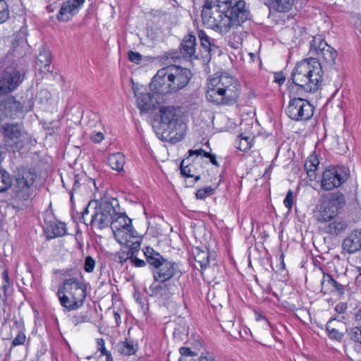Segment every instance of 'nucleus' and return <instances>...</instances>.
<instances>
[{"label": "nucleus", "instance_id": "39", "mask_svg": "<svg viewBox=\"0 0 361 361\" xmlns=\"http://www.w3.org/2000/svg\"><path fill=\"white\" fill-rule=\"evenodd\" d=\"M252 147V139L249 136L240 135L238 148L243 152L250 149Z\"/></svg>", "mask_w": 361, "mask_h": 361}, {"label": "nucleus", "instance_id": "37", "mask_svg": "<svg viewBox=\"0 0 361 361\" xmlns=\"http://www.w3.org/2000/svg\"><path fill=\"white\" fill-rule=\"evenodd\" d=\"M332 321V319H330L326 325V329L328 332V335L331 339L341 341L344 336V334L339 332L337 329L331 326Z\"/></svg>", "mask_w": 361, "mask_h": 361}, {"label": "nucleus", "instance_id": "58", "mask_svg": "<svg viewBox=\"0 0 361 361\" xmlns=\"http://www.w3.org/2000/svg\"><path fill=\"white\" fill-rule=\"evenodd\" d=\"M204 152H206L204 150H203L202 149H195V150L190 149L188 151V154H189L188 157L190 158V157H191L192 155L199 156V155H202V154L204 157Z\"/></svg>", "mask_w": 361, "mask_h": 361}, {"label": "nucleus", "instance_id": "49", "mask_svg": "<svg viewBox=\"0 0 361 361\" xmlns=\"http://www.w3.org/2000/svg\"><path fill=\"white\" fill-rule=\"evenodd\" d=\"M284 205L290 210L293 204V192L289 190L286 194V196L283 200Z\"/></svg>", "mask_w": 361, "mask_h": 361}, {"label": "nucleus", "instance_id": "20", "mask_svg": "<svg viewBox=\"0 0 361 361\" xmlns=\"http://www.w3.org/2000/svg\"><path fill=\"white\" fill-rule=\"evenodd\" d=\"M211 87H218L221 90H226L233 87L234 93L240 94L239 84L235 78L227 75H221L211 78L207 83Z\"/></svg>", "mask_w": 361, "mask_h": 361}, {"label": "nucleus", "instance_id": "60", "mask_svg": "<svg viewBox=\"0 0 361 361\" xmlns=\"http://www.w3.org/2000/svg\"><path fill=\"white\" fill-rule=\"evenodd\" d=\"M347 309V306H346V304L345 303H340V304H338L336 307H335V310L336 311L338 312V313H343L345 312V311Z\"/></svg>", "mask_w": 361, "mask_h": 361}, {"label": "nucleus", "instance_id": "42", "mask_svg": "<svg viewBox=\"0 0 361 361\" xmlns=\"http://www.w3.org/2000/svg\"><path fill=\"white\" fill-rule=\"evenodd\" d=\"M214 192V188L211 186H207L204 188L199 189L196 192V197L200 200H204L207 196L212 195Z\"/></svg>", "mask_w": 361, "mask_h": 361}, {"label": "nucleus", "instance_id": "52", "mask_svg": "<svg viewBox=\"0 0 361 361\" xmlns=\"http://www.w3.org/2000/svg\"><path fill=\"white\" fill-rule=\"evenodd\" d=\"M128 59L132 62L139 63L142 60V56L138 52L130 51L128 52Z\"/></svg>", "mask_w": 361, "mask_h": 361}, {"label": "nucleus", "instance_id": "14", "mask_svg": "<svg viewBox=\"0 0 361 361\" xmlns=\"http://www.w3.org/2000/svg\"><path fill=\"white\" fill-rule=\"evenodd\" d=\"M232 88L233 87H231V88L223 90L207 85L206 97L209 102L218 105L233 104L236 101L239 94L234 93L233 92L234 90Z\"/></svg>", "mask_w": 361, "mask_h": 361}, {"label": "nucleus", "instance_id": "18", "mask_svg": "<svg viewBox=\"0 0 361 361\" xmlns=\"http://www.w3.org/2000/svg\"><path fill=\"white\" fill-rule=\"evenodd\" d=\"M85 0H67L63 1L56 16L59 21L67 22L78 13Z\"/></svg>", "mask_w": 361, "mask_h": 361}, {"label": "nucleus", "instance_id": "29", "mask_svg": "<svg viewBox=\"0 0 361 361\" xmlns=\"http://www.w3.org/2000/svg\"><path fill=\"white\" fill-rule=\"evenodd\" d=\"M144 254L147 262L152 266L155 269L161 265V263L166 260L161 254L155 251L151 247H146L144 250Z\"/></svg>", "mask_w": 361, "mask_h": 361}, {"label": "nucleus", "instance_id": "32", "mask_svg": "<svg viewBox=\"0 0 361 361\" xmlns=\"http://www.w3.org/2000/svg\"><path fill=\"white\" fill-rule=\"evenodd\" d=\"M294 3V0H271V6L276 11L281 13L289 11Z\"/></svg>", "mask_w": 361, "mask_h": 361}, {"label": "nucleus", "instance_id": "43", "mask_svg": "<svg viewBox=\"0 0 361 361\" xmlns=\"http://www.w3.org/2000/svg\"><path fill=\"white\" fill-rule=\"evenodd\" d=\"M95 267V261L91 256H87L85 259L84 270L87 273L93 271Z\"/></svg>", "mask_w": 361, "mask_h": 361}, {"label": "nucleus", "instance_id": "48", "mask_svg": "<svg viewBox=\"0 0 361 361\" xmlns=\"http://www.w3.org/2000/svg\"><path fill=\"white\" fill-rule=\"evenodd\" d=\"M179 352L182 357H195L198 355V353L195 351H192L190 348L188 347H181L179 349Z\"/></svg>", "mask_w": 361, "mask_h": 361}, {"label": "nucleus", "instance_id": "28", "mask_svg": "<svg viewBox=\"0 0 361 361\" xmlns=\"http://www.w3.org/2000/svg\"><path fill=\"white\" fill-rule=\"evenodd\" d=\"M57 296L59 299L61 305L69 311L75 310L81 307L82 302L72 299V297L68 293L58 289Z\"/></svg>", "mask_w": 361, "mask_h": 361}, {"label": "nucleus", "instance_id": "57", "mask_svg": "<svg viewBox=\"0 0 361 361\" xmlns=\"http://www.w3.org/2000/svg\"><path fill=\"white\" fill-rule=\"evenodd\" d=\"M204 157L209 159L210 162L215 165L219 166V164L216 159V155L211 154L210 152H204Z\"/></svg>", "mask_w": 361, "mask_h": 361}, {"label": "nucleus", "instance_id": "5", "mask_svg": "<svg viewBox=\"0 0 361 361\" xmlns=\"http://www.w3.org/2000/svg\"><path fill=\"white\" fill-rule=\"evenodd\" d=\"M345 203V195L338 190L324 194L319 200L316 216L338 215Z\"/></svg>", "mask_w": 361, "mask_h": 361}, {"label": "nucleus", "instance_id": "9", "mask_svg": "<svg viewBox=\"0 0 361 361\" xmlns=\"http://www.w3.org/2000/svg\"><path fill=\"white\" fill-rule=\"evenodd\" d=\"M348 179L343 168L331 166L326 169L322 173L321 188L329 191L342 185Z\"/></svg>", "mask_w": 361, "mask_h": 361}, {"label": "nucleus", "instance_id": "50", "mask_svg": "<svg viewBox=\"0 0 361 361\" xmlns=\"http://www.w3.org/2000/svg\"><path fill=\"white\" fill-rule=\"evenodd\" d=\"M132 257V253L128 252H119L117 255L118 262L121 264L124 263L128 259L131 260Z\"/></svg>", "mask_w": 361, "mask_h": 361}, {"label": "nucleus", "instance_id": "12", "mask_svg": "<svg viewBox=\"0 0 361 361\" xmlns=\"http://www.w3.org/2000/svg\"><path fill=\"white\" fill-rule=\"evenodd\" d=\"M110 225L119 243H123V236L126 235H129V238H135V231L132 226L131 219L125 213L116 212V215Z\"/></svg>", "mask_w": 361, "mask_h": 361}, {"label": "nucleus", "instance_id": "45", "mask_svg": "<svg viewBox=\"0 0 361 361\" xmlns=\"http://www.w3.org/2000/svg\"><path fill=\"white\" fill-rule=\"evenodd\" d=\"M348 336L353 341L359 342L361 339V328L355 326L350 330L348 332Z\"/></svg>", "mask_w": 361, "mask_h": 361}, {"label": "nucleus", "instance_id": "51", "mask_svg": "<svg viewBox=\"0 0 361 361\" xmlns=\"http://www.w3.org/2000/svg\"><path fill=\"white\" fill-rule=\"evenodd\" d=\"M25 341V335L23 332H20L12 341V345L16 346L23 345Z\"/></svg>", "mask_w": 361, "mask_h": 361}, {"label": "nucleus", "instance_id": "38", "mask_svg": "<svg viewBox=\"0 0 361 361\" xmlns=\"http://www.w3.org/2000/svg\"><path fill=\"white\" fill-rule=\"evenodd\" d=\"M130 238H129V235H127L123 236V242L122 244H125L126 247L129 248L128 252L132 253V256L133 257V254L140 250V242L138 240L131 241Z\"/></svg>", "mask_w": 361, "mask_h": 361}, {"label": "nucleus", "instance_id": "22", "mask_svg": "<svg viewBox=\"0 0 361 361\" xmlns=\"http://www.w3.org/2000/svg\"><path fill=\"white\" fill-rule=\"evenodd\" d=\"M179 54L171 58H179L180 55L183 58L192 59L196 51L195 37L190 34L185 35L179 46Z\"/></svg>", "mask_w": 361, "mask_h": 361}, {"label": "nucleus", "instance_id": "2", "mask_svg": "<svg viewBox=\"0 0 361 361\" xmlns=\"http://www.w3.org/2000/svg\"><path fill=\"white\" fill-rule=\"evenodd\" d=\"M293 82L307 92H314L322 81V66L310 58L298 63L291 74Z\"/></svg>", "mask_w": 361, "mask_h": 361}, {"label": "nucleus", "instance_id": "54", "mask_svg": "<svg viewBox=\"0 0 361 361\" xmlns=\"http://www.w3.org/2000/svg\"><path fill=\"white\" fill-rule=\"evenodd\" d=\"M97 344L98 345V350L101 352L102 355L109 353L104 346V340L103 338H98L97 340Z\"/></svg>", "mask_w": 361, "mask_h": 361}, {"label": "nucleus", "instance_id": "35", "mask_svg": "<svg viewBox=\"0 0 361 361\" xmlns=\"http://www.w3.org/2000/svg\"><path fill=\"white\" fill-rule=\"evenodd\" d=\"M12 185V180L8 172L0 170V192L7 190Z\"/></svg>", "mask_w": 361, "mask_h": 361}, {"label": "nucleus", "instance_id": "13", "mask_svg": "<svg viewBox=\"0 0 361 361\" xmlns=\"http://www.w3.org/2000/svg\"><path fill=\"white\" fill-rule=\"evenodd\" d=\"M319 224L320 231L332 236H337L343 233L348 224L343 218L338 215H331V216H316Z\"/></svg>", "mask_w": 361, "mask_h": 361}, {"label": "nucleus", "instance_id": "59", "mask_svg": "<svg viewBox=\"0 0 361 361\" xmlns=\"http://www.w3.org/2000/svg\"><path fill=\"white\" fill-rule=\"evenodd\" d=\"M165 285V288H163L164 290H161V294L160 295H158L157 297H161L163 298H168L169 296H168V293H171V292L169 291L170 288H169V285L167 284H164Z\"/></svg>", "mask_w": 361, "mask_h": 361}, {"label": "nucleus", "instance_id": "8", "mask_svg": "<svg viewBox=\"0 0 361 361\" xmlns=\"http://www.w3.org/2000/svg\"><path fill=\"white\" fill-rule=\"evenodd\" d=\"M314 108L309 102L301 98H293L286 108V115L292 120L307 121L313 115Z\"/></svg>", "mask_w": 361, "mask_h": 361}, {"label": "nucleus", "instance_id": "17", "mask_svg": "<svg viewBox=\"0 0 361 361\" xmlns=\"http://www.w3.org/2000/svg\"><path fill=\"white\" fill-rule=\"evenodd\" d=\"M169 66L159 70L149 83V90L154 93L162 94H171V90L167 87L169 82Z\"/></svg>", "mask_w": 361, "mask_h": 361}, {"label": "nucleus", "instance_id": "1", "mask_svg": "<svg viewBox=\"0 0 361 361\" xmlns=\"http://www.w3.org/2000/svg\"><path fill=\"white\" fill-rule=\"evenodd\" d=\"M201 16L204 25L225 34L248 20L250 12L244 0H218L213 10L202 11Z\"/></svg>", "mask_w": 361, "mask_h": 361}, {"label": "nucleus", "instance_id": "19", "mask_svg": "<svg viewBox=\"0 0 361 361\" xmlns=\"http://www.w3.org/2000/svg\"><path fill=\"white\" fill-rule=\"evenodd\" d=\"M135 96L137 98V106L142 112H147L154 108L155 103L158 102L159 94L150 92H138L137 90H133Z\"/></svg>", "mask_w": 361, "mask_h": 361}, {"label": "nucleus", "instance_id": "63", "mask_svg": "<svg viewBox=\"0 0 361 361\" xmlns=\"http://www.w3.org/2000/svg\"><path fill=\"white\" fill-rule=\"evenodd\" d=\"M274 81L279 84H282L285 81V77L281 73H277L274 76Z\"/></svg>", "mask_w": 361, "mask_h": 361}, {"label": "nucleus", "instance_id": "16", "mask_svg": "<svg viewBox=\"0 0 361 361\" xmlns=\"http://www.w3.org/2000/svg\"><path fill=\"white\" fill-rule=\"evenodd\" d=\"M153 278L156 282L164 283L176 276H180L181 271L178 265L175 262L166 259L161 265L153 271Z\"/></svg>", "mask_w": 361, "mask_h": 361}, {"label": "nucleus", "instance_id": "46", "mask_svg": "<svg viewBox=\"0 0 361 361\" xmlns=\"http://www.w3.org/2000/svg\"><path fill=\"white\" fill-rule=\"evenodd\" d=\"M149 290L151 291V296H158V295L161 294V290H164L163 288H165L164 284H157V283H152L149 286Z\"/></svg>", "mask_w": 361, "mask_h": 361}, {"label": "nucleus", "instance_id": "56", "mask_svg": "<svg viewBox=\"0 0 361 361\" xmlns=\"http://www.w3.org/2000/svg\"><path fill=\"white\" fill-rule=\"evenodd\" d=\"M91 138L94 142L99 143L104 139V135L101 132H98L93 134Z\"/></svg>", "mask_w": 361, "mask_h": 361}, {"label": "nucleus", "instance_id": "24", "mask_svg": "<svg viewBox=\"0 0 361 361\" xmlns=\"http://www.w3.org/2000/svg\"><path fill=\"white\" fill-rule=\"evenodd\" d=\"M322 273L323 278L321 282V291L324 294L336 291L340 295H343L345 291L344 286L334 280L329 274L325 273L323 271Z\"/></svg>", "mask_w": 361, "mask_h": 361}, {"label": "nucleus", "instance_id": "34", "mask_svg": "<svg viewBox=\"0 0 361 361\" xmlns=\"http://www.w3.org/2000/svg\"><path fill=\"white\" fill-rule=\"evenodd\" d=\"M195 262L202 269H204L209 264V255L207 251L199 250L195 255Z\"/></svg>", "mask_w": 361, "mask_h": 361}, {"label": "nucleus", "instance_id": "31", "mask_svg": "<svg viewBox=\"0 0 361 361\" xmlns=\"http://www.w3.org/2000/svg\"><path fill=\"white\" fill-rule=\"evenodd\" d=\"M108 164L114 170L121 171L125 164V157L121 153H115L109 156Z\"/></svg>", "mask_w": 361, "mask_h": 361}, {"label": "nucleus", "instance_id": "25", "mask_svg": "<svg viewBox=\"0 0 361 361\" xmlns=\"http://www.w3.org/2000/svg\"><path fill=\"white\" fill-rule=\"evenodd\" d=\"M0 109L7 117L13 118L23 109L20 102L16 101L13 97H9L0 104Z\"/></svg>", "mask_w": 361, "mask_h": 361}, {"label": "nucleus", "instance_id": "53", "mask_svg": "<svg viewBox=\"0 0 361 361\" xmlns=\"http://www.w3.org/2000/svg\"><path fill=\"white\" fill-rule=\"evenodd\" d=\"M216 4H218V0H205L202 11L207 10V11H210L214 9Z\"/></svg>", "mask_w": 361, "mask_h": 361}, {"label": "nucleus", "instance_id": "21", "mask_svg": "<svg viewBox=\"0 0 361 361\" xmlns=\"http://www.w3.org/2000/svg\"><path fill=\"white\" fill-rule=\"evenodd\" d=\"M23 128L20 123H4L2 126V134L5 142L11 145L16 143L22 135Z\"/></svg>", "mask_w": 361, "mask_h": 361}, {"label": "nucleus", "instance_id": "61", "mask_svg": "<svg viewBox=\"0 0 361 361\" xmlns=\"http://www.w3.org/2000/svg\"><path fill=\"white\" fill-rule=\"evenodd\" d=\"M199 360L200 361H214L213 356L209 353H206L205 355H202Z\"/></svg>", "mask_w": 361, "mask_h": 361}, {"label": "nucleus", "instance_id": "55", "mask_svg": "<svg viewBox=\"0 0 361 361\" xmlns=\"http://www.w3.org/2000/svg\"><path fill=\"white\" fill-rule=\"evenodd\" d=\"M130 261L132 264L136 267H142L146 264V262L144 260L138 259L135 257H132Z\"/></svg>", "mask_w": 361, "mask_h": 361}, {"label": "nucleus", "instance_id": "23", "mask_svg": "<svg viewBox=\"0 0 361 361\" xmlns=\"http://www.w3.org/2000/svg\"><path fill=\"white\" fill-rule=\"evenodd\" d=\"M342 248L352 254L361 249V229L352 231L343 241Z\"/></svg>", "mask_w": 361, "mask_h": 361}, {"label": "nucleus", "instance_id": "47", "mask_svg": "<svg viewBox=\"0 0 361 361\" xmlns=\"http://www.w3.org/2000/svg\"><path fill=\"white\" fill-rule=\"evenodd\" d=\"M90 318L85 314H79L78 315H75L72 319V322L75 326H77L83 322H90Z\"/></svg>", "mask_w": 361, "mask_h": 361}, {"label": "nucleus", "instance_id": "4", "mask_svg": "<svg viewBox=\"0 0 361 361\" xmlns=\"http://www.w3.org/2000/svg\"><path fill=\"white\" fill-rule=\"evenodd\" d=\"M310 53L314 54L317 58L312 59L319 61L324 68L331 67L334 65L337 56V51L330 45H329L322 36H314L310 42ZM323 72V71H322Z\"/></svg>", "mask_w": 361, "mask_h": 361}, {"label": "nucleus", "instance_id": "41", "mask_svg": "<svg viewBox=\"0 0 361 361\" xmlns=\"http://www.w3.org/2000/svg\"><path fill=\"white\" fill-rule=\"evenodd\" d=\"M50 228L52 231V235L51 238L62 236L66 233L65 224L63 223H59L58 224L51 225Z\"/></svg>", "mask_w": 361, "mask_h": 361}, {"label": "nucleus", "instance_id": "36", "mask_svg": "<svg viewBox=\"0 0 361 361\" xmlns=\"http://www.w3.org/2000/svg\"><path fill=\"white\" fill-rule=\"evenodd\" d=\"M197 35L200 41L201 46L205 49L206 51L210 52L212 51V42L210 37L206 34L204 30H200L197 32Z\"/></svg>", "mask_w": 361, "mask_h": 361}, {"label": "nucleus", "instance_id": "10", "mask_svg": "<svg viewBox=\"0 0 361 361\" xmlns=\"http://www.w3.org/2000/svg\"><path fill=\"white\" fill-rule=\"evenodd\" d=\"M159 114L160 125L169 134L182 128L183 123L178 109L172 106H162L159 109Z\"/></svg>", "mask_w": 361, "mask_h": 361}, {"label": "nucleus", "instance_id": "33", "mask_svg": "<svg viewBox=\"0 0 361 361\" xmlns=\"http://www.w3.org/2000/svg\"><path fill=\"white\" fill-rule=\"evenodd\" d=\"M190 158L187 157L185 159H183L180 163V173L185 176V177H190V178H195V182H197L200 180V176H195V174L192 173L191 166L189 163Z\"/></svg>", "mask_w": 361, "mask_h": 361}, {"label": "nucleus", "instance_id": "30", "mask_svg": "<svg viewBox=\"0 0 361 361\" xmlns=\"http://www.w3.org/2000/svg\"><path fill=\"white\" fill-rule=\"evenodd\" d=\"M116 348L119 354L124 356H130L135 354L137 348L133 341L126 338L124 341H120L116 345Z\"/></svg>", "mask_w": 361, "mask_h": 361}, {"label": "nucleus", "instance_id": "6", "mask_svg": "<svg viewBox=\"0 0 361 361\" xmlns=\"http://www.w3.org/2000/svg\"><path fill=\"white\" fill-rule=\"evenodd\" d=\"M37 175L30 169H25L18 173L13 184V192L19 200H27L34 192V183Z\"/></svg>", "mask_w": 361, "mask_h": 361}, {"label": "nucleus", "instance_id": "11", "mask_svg": "<svg viewBox=\"0 0 361 361\" xmlns=\"http://www.w3.org/2000/svg\"><path fill=\"white\" fill-rule=\"evenodd\" d=\"M169 83L167 87L171 90V94L176 93L183 89L192 78L191 71L186 68L176 65L169 66Z\"/></svg>", "mask_w": 361, "mask_h": 361}, {"label": "nucleus", "instance_id": "62", "mask_svg": "<svg viewBox=\"0 0 361 361\" xmlns=\"http://www.w3.org/2000/svg\"><path fill=\"white\" fill-rule=\"evenodd\" d=\"M79 185H80V184H79V181H78V180L77 179V176H75V180H74V183H73V188H72V190L70 191L71 200V201H73V190H75L79 187Z\"/></svg>", "mask_w": 361, "mask_h": 361}, {"label": "nucleus", "instance_id": "64", "mask_svg": "<svg viewBox=\"0 0 361 361\" xmlns=\"http://www.w3.org/2000/svg\"><path fill=\"white\" fill-rule=\"evenodd\" d=\"M355 320L361 324V309L359 310L356 313H355Z\"/></svg>", "mask_w": 361, "mask_h": 361}, {"label": "nucleus", "instance_id": "27", "mask_svg": "<svg viewBox=\"0 0 361 361\" xmlns=\"http://www.w3.org/2000/svg\"><path fill=\"white\" fill-rule=\"evenodd\" d=\"M319 164V161L317 155L314 152L307 159L305 163V170L307 174L308 178L311 181L315 180L317 178L316 171Z\"/></svg>", "mask_w": 361, "mask_h": 361}, {"label": "nucleus", "instance_id": "7", "mask_svg": "<svg viewBox=\"0 0 361 361\" xmlns=\"http://www.w3.org/2000/svg\"><path fill=\"white\" fill-rule=\"evenodd\" d=\"M118 204V201L115 199L112 201H103L99 204V211L92 216L90 223L96 224L100 229L108 227L116 215V206Z\"/></svg>", "mask_w": 361, "mask_h": 361}, {"label": "nucleus", "instance_id": "44", "mask_svg": "<svg viewBox=\"0 0 361 361\" xmlns=\"http://www.w3.org/2000/svg\"><path fill=\"white\" fill-rule=\"evenodd\" d=\"M2 285H1V288L3 290V293H4V296H6V293H7V290L10 286V281H9V277H8V271L6 270H4L3 272H2Z\"/></svg>", "mask_w": 361, "mask_h": 361}, {"label": "nucleus", "instance_id": "40", "mask_svg": "<svg viewBox=\"0 0 361 361\" xmlns=\"http://www.w3.org/2000/svg\"><path fill=\"white\" fill-rule=\"evenodd\" d=\"M9 18L8 6L5 0H0V24Z\"/></svg>", "mask_w": 361, "mask_h": 361}, {"label": "nucleus", "instance_id": "3", "mask_svg": "<svg viewBox=\"0 0 361 361\" xmlns=\"http://www.w3.org/2000/svg\"><path fill=\"white\" fill-rule=\"evenodd\" d=\"M24 69L17 63L6 65L0 73V96L11 93L16 90L23 81Z\"/></svg>", "mask_w": 361, "mask_h": 361}, {"label": "nucleus", "instance_id": "15", "mask_svg": "<svg viewBox=\"0 0 361 361\" xmlns=\"http://www.w3.org/2000/svg\"><path fill=\"white\" fill-rule=\"evenodd\" d=\"M59 290L68 293L72 299L84 302L86 298V287L82 279L75 277L66 279L63 281L62 286Z\"/></svg>", "mask_w": 361, "mask_h": 361}, {"label": "nucleus", "instance_id": "26", "mask_svg": "<svg viewBox=\"0 0 361 361\" xmlns=\"http://www.w3.org/2000/svg\"><path fill=\"white\" fill-rule=\"evenodd\" d=\"M51 52L45 47H42L36 60V68L44 74L51 73Z\"/></svg>", "mask_w": 361, "mask_h": 361}]
</instances>
